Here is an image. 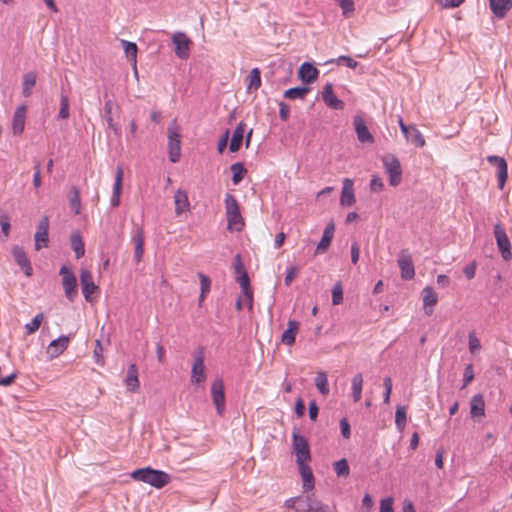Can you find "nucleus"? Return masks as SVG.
Masks as SVG:
<instances>
[{
    "instance_id": "57",
    "label": "nucleus",
    "mask_w": 512,
    "mask_h": 512,
    "mask_svg": "<svg viewBox=\"0 0 512 512\" xmlns=\"http://www.w3.org/2000/svg\"><path fill=\"white\" fill-rule=\"evenodd\" d=\"M481 348L480 340L476 337L474 332L469 334V351L474 354Z\"/></svg>"
},
{
    "instance_id": "48",
    "label": "nucleus",
    "mask_w": 512,
    "mask_h": 512,
    "mask_svg": "<svg viewBox=\"0 0 512 512\" xmlns=\"http://www.w3.org/2000/svg\"><path fill=\"white\" fill-rule=\"evenodd\" d=\"M70 207L76 215L80 213V210H81L80 193L76 187L72 188V196L70 197Z\"/></svg>"
},
{
    "instance_id": "2",
    "label": "nucleus",
    "mask_w": 512,
    "mask_h": 512,
    "mask_svg": "<svg viewBox=\"0 0 512 512\" xmlns=\"http://www.w3.org/2000/svg\"><path fill=\"white\" fill-rule=\"evenodd\" d=\"M225 209L228 230L241 231L245 225L244 219L241 215L237 199L230 193H227L225 196Z\"/></svg>"
},
{
    "instance_id": "62",
    "label": "nucleus",
    "mask_w": 512,
    "mask_h": 512,
    "mask_svg": "<svg viewBox=\"0 0 512 512\" xmlns=\"http://www.w3.org/2000/svg\"><path fill=\"white\" fill-rule=\"evenodd\" d=\"M279 116L283 121H287L290 116L289 106L284 102L279 103Z\"/></svg>"
},
{
    "instance_id": "52",
    "label": "nucleus",
    "mask_w": 512,
    "mask_h": 512,
    "mask_svg": "<svg viewBox=\"0 0 512 512\" xmlns=\"http://www.w3.org/2000/svg\"><path fill=\"white\" fill-rule=\"evenodd\" d=\"M341 63L343 62L347 67L349 68H356L357 65H358V62L355 61L353 58H351L350 56H340L338 57L337 59H331L329 61H327L326 63Z\"/></svg>"
},
{
    "instance_id": "8",
    "label": "nucleus",
    "mask_w": 512,
    "mask_h": 512,
    "mask_svg": "<svg viewBox=\"0 0 512 512\" xmlns=\"http://www.w3.org/2000/svg\"><path fill=\"white\" fill-rule=\"evenodd\" d=\"M397 263L401 270L402 279L411 280L414 278L415 268L413 265L412 256L407 249L400 251Z\"/></svg>"
},
{
    "instance_id": "37",
    "label": "nucleus",
    "mask_w": 512,
    "mask_h": 512,
    "mask_svg": "<svg viewBox=\"0 0 512 512\" xmlns=\"http://www.w3.org/2000/svg\"><path fill=\"white\" fill-rule=\"evenodd\" d=\"M362 387H363V376L361 373L356 374L352 378V397L354 402H358L362 396Z\"/></svg>"
},
{
    "instance_id": "32",
    "label": "nucleus",
    "mask_w": 512,
    "mask_h": 512,
    "mask_svg": "<svg viewBox=\"0 0 512 512\" xmlns=\"http://www.w3.org/2000/svg\"><path fill=\"white\" fill-rule=\"evenodd\" d=\"M174 203H175V213L177 215H180L183 212L187 211L190 206L187 192L182 189H178L174 195Z\"/></svg>"
},
{
    "instance_id": "50",
    "label": "nucleus",
    "mask_w": 512,
    "mask_h": 512,
    "mask_svg": "<svg viewBox=\"0 0 512 512\" xmlns=\"http://www.w3.org/2000/svg\"><path fill=\"white\" fill-rule=\"evenodd\" d=\"M407 141L411 142L417 147H424L426 144L424 136L416 127L412 129L410 139Z\"/></svg>"
},
{
    "instance_id": "18",
    "label": "nucleus",
    "mask_w": 512,
    "mask_h": 512,
    "mask_svg": "<svg viewBox=\"0 0 512 512\" xmlns=\"http://www.w3.org/2000/svg\"><path fill=\"white\" fill-rule=\"evenodd\" d=\"M319 70L309 62H304L298 69V77L304 84H311L318 79Z\"/></svg>"
},
{
    "instance_id": "22",
    "label": "nucleus",
    "mask_w": 512,
    "mask_h": 512,
    "mask_svg": "<svg viewBox=\"0 0 512 512\" xmlns=\"http://www.w3.org/2000/svg\"><path fill=\"white\" fill-rule=\"evenodd\" d=\"M334 231H335L334 223L333 222L328 223L324 229L322 238L317 245L316 254H323L328 250L329 246L331 245L332 239L334 237Z\"/></svg>"
},
{
    "instance_id": "4",
    "label": "nucleus",
    "mask_w": 512,
    "mask_h": 512,
    "mask_svg": "<svg viewBox=\"0 0 512 512\" xmlns=\"http://www.w3.org/2000/svg\"><path fill=\"white\" fill-rule=\"evenodd\" d=\"M293 453L296 456V463L309 462L311 460L310 447L308 440L297 431L292 434Z\"/></svg>"
},
{
    "instance_id": "19",
    "label": "nucleus",
    "mask_w": 512,
    "mask_h": 512,
    "mask_svg": "<svg viewBox=\"0 0 512 512\" xmlns=\"http://www.w3.org/2000/svg\"><path fill=\"white\" fill-rule=\"evenodd\" d=\"M26 105H21L16 108L12 119V132L14 135L23 133L26 122Z\"/></svg>"
},
{
    "instance_id": "36",
    "label": "nucleus",
    "mask_w": 512,
    "mask_h": 512,
    "mask_svg": "<svg viewBox=\"0 0 512 512\" xmlns=\"http://www.w3.org/2000/svg\"><path fill=\"white\" fill-rule=\"evenodd\" d=\"M317 500L313 498V495H307L305 497L298 496L296 497V512H312L314 504H316Z\"/></svg>"
},
{
    "instance_id": "30",
    "label": "nucleus",
    "mask_w": 512,
    "mask_h": 512,
    "mask_svg": "<svg viewBox=\"0 0 512 512\" xmlns=\"http://www.w3.org/2000/svg\"><path fill=\"white\" fill-rule=\"evenodd\" d=\"M308 462H303L301 464H297L300 474L303 480V490L310 491L314 488V477L311 468L307 464Z\"/></svg>"
},
{
    "instance_id": "11",
    "label": "nucleus",
    "mask_w": 512,
    "mask_h": 512,
    "mask_svg": "<svg viewBox=\"0 0 512 512\" xmlns=\"http://www.w3.org/2000/svg\"><path fill=\"white\" fill-rule=\"evenodd\" d=\"M211 395L213 403L216 406L217 413L222 415L225 409L224 383L222 379H216L211 386Z\"/></svg>"
},
{
    "instance_id": "9",
    "label": "nucleus",
    "mask_w": 512,
    "mask_h": 512,
    "mask_svg": "<svg viewBox=\"0 0 512 512\" xmlns=\"http://www.w3.org/2000/svg\"><path fill=\"white\" fill-rule=\"evenodd\" d=\"M206 380L205 366H204V351L200 348L194 357V362L191 369V382L193 384H200Z\"/></svg>"
},
{
    "instance_id": "43",
    "label": "nucleus",
    "mask_w": 512,
    "mask_h": 512,
    "mask_svg": "<svg viewBox=\"0 0 512 512\" xmlns=\"http://www.w3.org/2000/svg\"><path fill=\"white\" fill-rule=\"evenodd\" d=\"M248 85L247 89L248 91L251 90H257L261 86V76H260V70L258 68H253L250 71V74L248 76Z\"/></svg>"
},
{
    "instance_id": "7",
    "label": "nucleus",
    "mask_w": 512,
    "mask_h": 512,
    "mask_svg": "<svg viewBox=\"0 0 512 512\" xmlns=\"http://www.w3.org/2000/svg\"><path fill=\"white\" fill-rule=\"evenodd\" d=\"M59 274L62 276V285L65 292V296L70 301H74V299L78 295V291L77 280L73 271L67 266H62L60 268Z\"/></svg>"
},
{
    "instance_id": "20",
    "label": "nucleus",
    "mask_w": 512,
    "mask_h": 512,
    "mask_svg": "<svg viewBox=\"0 0 512 512\" xmlns=\"http://www.w3.org/2000/svg\"><path fill=\"white\" fill-rule=\"evenodd\" d=\"M12 254L16 263L21 267L25 275L31 276L33 269L24 249L20 246H15L12 249Z\"/></svg>"
},
{
    "instance_id": "34",
    "label": "nucleus",
    "mask_w": 512,
    "mask_h": 512,
    "mask_svg": "<svg viewBox=\"0 0 512 512\" xmlns=\"http://www.w3.org/2000/svg\"><path fill=\"white\" fill-rule=\"evenodd\" d=\"M245 133V124L243 122H240L237 127L235 128L232 139L229 145V150L233 153L237 152L242 144L243 136Z\"/></svg>"
},
{
    "instance_id": "21",
    "label": "nucleus",
    "mask_w": 512,
    "mask_h": 512,
    "mask_svg": "<svg viewBox=\"0 0 512 512\" xmlns=\"http://www.w3.org/2000/svg\"><path fill=\"white\" fill-rule=\"evenodd\" d=\"M69 341L68 336H60L58 339L51 341L47 348V354L52 359L58 357L67 349Z\"/></svg>"
},
{
    "instance_id": "64",
    "label": "nucleus",
    "mask_w": 512,
    "mask_h": 512,
    "mask_svg": "<svg viewBox=\"0 0 512 512\" xmlns=\"http://www.w3.org/2000/svg\"><path fill=\"white\" fill-rule=\"evenodd\" d=\"M312 512H332V511L330 510V508L327 505H325L321 501L317 500L316 504H314Z\"/></svg>"
},
{
    "instance_id": "1",
    "label": "nucleus",
    "mask_w": 512,
    "mask_h": 512,
    "mask_svg": "<svg viewBox=\"0 0 512 512\" xmlns=\"http://www.w3.org/2000/svg\"><path fill=\"white\" fill-rule=\"evenodd\" d=\"M135 481L147 483L157 489L163 488L170 483L171 477L168 473L155 470L150 467L140 468L131 473Z\"/></svg>"
},
{
    "instance_id": "53",
    "label": "nucleus",
    "mask_w": 512,
    "mask_h": 512,
    "mask_svg": "<svg viewBox=\"0 0 512 512\" xmlns=\"http://www.w3.org/2000/svg\"><path fill=\"white\" fill-rule=\"evenodd\" d=\"M384 385V393H383V401L385 404L390 402V396L392 392V379L390 377H386L383 382Z\"/></svg>"
},
{
    "instance_id": "28",
    "label": "nucleus",
    "mask_w": 512,
    "mask_h": 512,
    "mask_svg": "<svg viewBox=\"0 0 512 512\" xmlns=\"http://www.w3.org/2000/svg\"><path fill=\"white\" fill-rule=\"evenodd\" d=\"M132 241L134 243V259L136 263H139L142 260L144 254V232L142 229H137L132 237Z\"/></svg>"
},
{
    "instance_id": "23",
    "label": "nucleus",
    "mask_w": 512,
    "mask_h": 512,
    "mask_svg": "<svg viewBox=\"0 0 512 512\" xmlns=\"http://www.w3.org/2000/svg\"><path fill=\"white\" fill-rule=\"evenodd\" d=\"M123 169L118 166L115 174V182L113 185V193L110 199V204L112 207H118L120 204V195L122 191V182H123Z\"/></svg>"
},
{
    "instance_id": "10",
    "label": "nucleus",
    "mask_w": 512,
    "mask_h": 512,
    "mask_svg": "<svg viewBox=\"0 0 512 512\" xmlns=\"http://www.w3.org/2000/svg\"><path fill=\"white\" fill-rule=\"evenodd\" d=\"M487 161L496 168L498 177V187L503 189L508 177L507 162L503 157L491 155L487 157Z\"/></svg>"
},
{
    "instance_id": "58",
    "label": "nucleus",
    "mask_w": 512,
    "mask_h": 512,
    "mask_svg": "<svg viewBox=\"0 0 512 512\" xmlns=\"http://www.w3.org/2000/svg\"><path fill=\"white\" fill-rule=\"evenodd\" d=\"M297 273H298V269L296 266H290L286 272V276L284 278V283L286 286H290V284L292 283V281L295 279V277L297 276Z\"/></svg>"
},
{
    "instance_id": "33",
    "label": "nucleus",
    "mask_w": 512,
    "mask_h": 512,
    "mask_svg": "<svg viewBox=\"0 0 512 512\" xmlns=\"http://www.w3.org/2000/svg\"><path fill=\"white\" fill-rule=\"evenodd\" d=\"M121 45L124 49L126 57L132 64L135 75H137V45L134 42L127 40H121Z\"/></svg>"
},
{
    "instance_id": "46",
    "label": "nucleus",
    "mask_w": 512,
    "mask_h": 512,
    "mask_svg": "<svg viewBox=\"0 0 512 512\" xmlns=\"http://www.w3.org/2000/svg\"><path fill=\"white\" fill-rule=\"evenodd\" d=\"M44 319L43 313H38L30 323L25 325V330L28 335L35 333Z\"/></svg>"
},
{
    "instance_id": "39",
    "label": "nucleus",
    "mask_w": 512,
    "mask_h": 512,
    "mask_svg": "<svg viewBox=\"0 0 512 512\" xmlns=\"http://www.w3.org/2000/svg\"><path fill=\"white\" fill-rule=\"evenodd\" d=\"M315 386L322 395H328L330 392L328 386L327 374L323 371L317 373L315 377Z\"/></svg>"
},
{
    "instance_id": "60",
    "label": "nucleus",
    "mask_w": 512,
    "mask_h": 512,
    "mask_svg": "<svg viewBox=\"0 0 512 512\" xmlns=\"http://www.w3.org/2000/svg\"><path fill=\"white\" fill-rule=\"evenodd\" d=\"M341 434L345 439H349L351 436L350 424L346 418L340 420Z\"/></svg>"
},
{
    "instance_id": "49",
    "label": "nucleus",
    "mask_w": 512,
    "mask_h": 512,
    "mask_svg": "<svg viewBox=\"0 0 512 512\" xmlns=\"http://www.w3.org/2000/svg\"><path fill=\"white\" fill-rule=\"evenodd\" d=\"M334 470L338 476L347 477L350 473V468L346 459H341L334 463Z\"/></svg>"
},
{
    "instance_id": "25",
    "label": "nucleus",
    "mask_w": 512,
    "mask_h": 512,
    "mask_svg": "<svg viewBox=\"0 0 512 512\" xmlns=\"http://www.w3.org/2000/svg\"><path fill=\"white\" fill-rule=\"evenodd\" d=\"M300 324L296 320H289L287 323V329L283 332L281 336V341L283 344L291 346L295 343L296 335L299 331Z\"/></svg>"
},
{
    "instance_id": "3",
    "label": "nucleus",
    "mask_w": 512,
    "mask_h": 512,
    "mask_svg": "<svg viewBox=\"0 0 512 512\" xmlns=\"http://www.w3.org/2000/svg\"><path fill=\"white\" fill-rule=\"evenodd\" d=\"M168 153L169 160L176 163L180 160L181 155V134L180 127L176 120H173L168 127Z\"/></svg>"
},
{
    "instance_id": "17",
    "label": "nucleus",
    "mask_w": 512,
    "mask_h": 512,
    "mask_svg": "<svg viewBox=\"0 0 512 512\" xmlns=\"http://www.w3.org/2000/svg\"><path fill=\"white\" fill-rule=\"evenodd\" d=\"M354 182L350 178H345L343 180V187L340 197V204L343 207H350L355 204V194L353 188Z\"/></svg>"
},
{
    "instance_id": "6",
    "label": "nucleus",
    "mask_w": 512,
    "mask_h": 512,
    "mask_svg": "<svg viewBox=\"0 0 512 512\" xmlns=\"http://www.w3.org/2000/svg\"><path fill=\"white\" fill-rule=\"evenodd\" d=\"M494 237L502 258L506 261L511 260V243L504 227L500 223L494 225Z\"/></svg>"
},
{
    "instance_id": "13",
    "label": "nucleus",
    "mask_w": 512,
    "mask_h": 512,
    "mask_svg": "<svg viewBox=\"0 0 512 512\" xmlns=\"http://www.w3.org/2000/svg\"><path fill=\"white\" fill-rule=\"evenodd\" d=\"M172 41L175 45V54L181 59L188 58L190 39L184 33L177 32L173 35Z\"/></svg>"
},
{
    "instance_id": "59",
    "label": "nucleus",
    "mask_w": 512,
    "mask_h": 512,
    "mask_svg": "<svg viewBox=\"0 0 512 512\" xmlns=\"http://www.w3.org/2000/svg\"><path fill=\"white\" fill-rule=\"evenodd\" d=\"M380 512H394L393 499L391 497L382 499L380 502Z\"/></svg>"
},
{
    "instance_id": "54",
    "label": "nucleus",
    "mask_w": 512,
    "mask_h": 512,
    "mask_svg": "<svg viewBox=\"0 0 512 512\" xmlns=\"http://www.w3.org/2000/svg\"><path fill=\"white\" fill-rule=\"evenodd\" d=\"M338 5L342 8L343 15L347 16L349 13L354 11L353 0H335Z\"/></svg>"
},
{
    "instance_id": "27",
    "label": "nucleus",
    "mask_w": 512,
    "mask_h": 512,
    "mask_svg": "<svg viewBox=\"0 0 512 512\" xmlns=\"http://www.w3.org/2000/svg\"><path fill=\"white\" fill-rule=\"evenodd\" d=\"M236 281L240 285L244 298L247 301L249 307L251 308L253 302V291L250 288V280L248 273L246 272L236 275Z\"/></svg>"
},
{
    "instance_id": "15",
    "label": "nucleus",
    "mask_w": 512,
    "mask_h": 512,
    "mask_svg": "<svg viewBox=\"0 0 512 512\" xmlns=\"http://www.w3.org/2000/svg\"><path fill=\"white\" fill-rule=\"evenodd\" d=\"M48 229H49V220L47 217H43L37 227V231L35 233V249L40 250L43 247H46L48 244Z\"/></svg>"
},
{
    "instance_id": "5",
    "label": "nucleus",
    "mask_w": 512,
    "mask_h": 512,
    "mask_svg": "<svg viewBox=\"0 0 512 512\" xmlns=\"http://www.w3.org/2000/svg\"><path fill=\"white\" fill-rule=\"evenodd\" d=\"M382 162L389 176V184L393 187L399 185L402 180V169L399 160L394 155H385L382 157Z\"/></svg>"
},
{
    "instance_id": "24",
    "label": "nucleus",
    "mask_w": 512,
    "mask_h": 512,
    "mask_svg": "<svg viewBox=\"0 0 512 512\" xmlns=\"http://www.w3.org/2000/svg\"><path fill=\"white\" fill-rule=\"evenodd\" d=\"M422 296L425 314L431 315L433 312V307L438 302V295L433 290V288L427 286L423 289Z\"/></svg>"
},
{
    "instance_id": "31",
    "label": "nucleus",
    "mask_w": 512,
    "mask_h": 512,
    "mask_svg": "<svg viewBox=\"0 0 512 512\" xmlns=\"http://www.w3.org/2000/svg\"><path fill=\"white\" fill-rule=\"evenodd\" d=\"M470 414L472 418L483 417L485 415V402L481 394H476L471 398Z\"/></svg>"
},
{
    "instance_id": "47",
    "label": "nucleus",
    "mask_w": 512,
    "mask_h": 512,
    "mask_svg": "<svg viewBox=\"0 0 512 512\" xmlns=\"http://www.w3.org/2000/svg\"><path fill=\"white\" fill-rule=\"evenodd\" d=\"M69 97L65 94H61L60 96V109L58 113V117L60 119H68L69 118Z\"/></svg>"
},
{
    "instance_id": "40",
    "label": "nucleus",
    "mask_w": 512,
    "mask_h": 512,
    "mask_svg": "<svg viewBox=\"0 0 512 512\" xmlns=\"http://www.w3.org/2000/svg\"><path fill=\"white\" fill-rule=\"evenodd\" d=\"M71 247L75 252L76 258H81L85 254L84 242L80 234L75 233L71 235Z\"/></svg>"
},
{
    "instance_id": "14",
    "label": "nucleus",
    "mask_w": 512,
    "mask_h": 512,
    "mask_svg": "<svg viewBox=\"0 0 512 512\" xmlns=\"http://www.w3.org/2000/svg\"><path fill=\"white\" fill-rule=\"evenodd\" d=\"M353 125L355 128L357 139L361 143H373L374 142V138H373L372 134L370 133L364 119L361 116H359V115L354 116Z\"/></svg>"
},
{
    "instance_id": "38",
    "label": "nucleus",
    "mask_w": 512,
    "mask_h": 512,
    "mask_svg": "<svg viewBox=\"0 0 512 512\" xmlns=\"http://www.w3.org/2000/svg\"><path fill=\"white\" fill-rule=\"evenodd\" d=\"M309 92L310 88L306 86L293 87L284 92V97L290 100L304 99Z\"/></svg>"
},
{
    "instance_id": "16",
    "label": "nucleus",
    "mask_w": 512,
    "mask_h": 512,
    "mask_svg": "<svg viewBox=\"0 0 512 512\" xmlns=\"http://www.w3.org/2000/svg\"><path fill=\"white\" fill-rule=\"evenodd\" d=\"M80 282L84 298L87 301H91V294L98 290V287L94 283L91 272L86 269H83L80 274Z\"/></svg>"
},
{
    "instance_id": "61",
    "label": "nucleus",
    "mask_w": 512,
    "mask_h": 512,
    "mask_svg": "<svg viewBox=\"0 0 512 512\" xmlns=\"http://www.w3.org/2000/svg\"><path fill=\"white\" fill-rule=\"evenodd\" d=\"M234 269H235L236 275L247 272L245 267H244V264L242 262V258H241V256L239 254H237L234 257Z\"/></svg>"
},
{
    "instance_id": "55",
    "label": "nucleus",
    "mask_w": 512,
    "mask_h": 512,
    "mask_svg": "<svg viewBox=\"0 0 512 512\" xmlns=\"http://www.w3.org/2000/svg\"><path fill=\"white\" fill-rule=\"evenodd\" d=\"M0 226H1V230H2V233L4 234L5 237H8L9 236V233H10V218L8 216V214L4 213L0 216Z\"/></svg>"
},
{
    "instance_id": "29",
    "label": "nucleus",
    "mask_w": 512,
    "mask_h": 512,
    "mask_svg": "<svg viewBox=\"0 0 512 512\" xmlns=\"http://www.w3.org/2000/svg\"><path fill=\"white\" fill-rule=\"evenodd\" d=\"M490 9L498 18H503L512 8V0H489Z\"/></svg>"
},
{
    "instance_id": "12",
    "label": "nucleus",
    "mask_w": 512,
    "mask_h": 512,
    "mask_svg": "<svg viewBox=\"0 0 512 512\" xmlns=\"http://www.w3.org/2000/svg\"><path fill=\"white\" fill-rule=\"evenodd\" d=\"M322 99L324 103L331 109L342 110L344 109V102L340 100L333 91V84L326 83L322 90Z\"/></svg>"
},
{
    "instance_id": "26",
    "label": "nucleus",
    "mask_w": 512,
    "mask_h": 512,
    "mask_svg": "<svg viewBox=\"0 0 512 512\" xmlns=\"http://www.w3.org/2000/svg\"><path fill=\"white\" fill-rule=\"evenodd\" d=\"M124 384L130 392H136L139 389L140 382L138 379L137 366L135 364L129 365L126 377L124 379Z\"/></svg>"
},
{
    "instance_id": "63",
    "label": "nucleus",
    "mask_w": 512,
    "mask_h": 512,
    "mask_svg": "<svg viewBox=\"0 0 512 512\" xmlns=\"http://www.w3.org/2000/svg\"><path fill=\"white\" fill-rule=\"evenodd\" d=\"M383 188V182L379 177L374 176L370 181V189L373 192H380Z\"/></svg>"
},
{
    "instance_id": "51",
    "label": "nucleus",
    "mask_w": 512,
    "mask_h": 512,
    "mask_svg": "<svg viewBox=\"0 0 512 512\" xmlns=\"http://www.w3.org/2000/svg\"><path fill=\"white\" fill-rule=\"evenodd\" d=\"M343 301V289L341 283H336L332 289V303L339 305Z\"/></svg>"
},
{
    "instance_id": "45",
    "label": "nucleus",
    "mask_w": 512,
    "mask_h": 512,
    "mask_svg": "<svg viewBox=\"0 0 512 512\" xmlns=\"http://www.w3.org/2000/svg\"><path fill=\"white\" fill-rule=\"evenodd\" d=\"M232 173H233V176H232V181L234 184H238L244 177V174L246 173V170L243 166L242 163H234L231 165L230 167Z\"/></svg>"
},
{
    "instance_id": "56",
    "label": "nucleus",
    "mask_w": 512,
    "mask_h": 512,
    "mask_svg": "<svg viewBox=\"0 0 512 512\" xmlns=\"http://www.w3.org/2000/svg\"><path fill=\"white\" fill-rule=\"evenodd\" d=\"M474 379V371L472 364H468L465 367L464 375H463V385L462 388H465L470 382Z\"/></svg>"
},
{
    "instance_id": "41",
    "label": "nucleus",
    "mask_w": 512,
    "mask_h": 512,
    "mask_svg": "<svg viewBox=\"0 0 512 512\" xmlns=\"http://www.w3.org/2000/svg\"><path fill=\"white\" fill-rule=\"evenodd\" d=\"M198 277L200 279V286H201V293H200V297H199V305H201L202 301H204L207 294L210 292L211 280L208 276H206L202 272L198 273Z\"/></svg>"
},
{
    "instance_id": "42",
    "label": "nucleus",
    "mask_w": 512,
    "mask_h": 512,
    "mask_svg": "<svg viewBox=\"0 0 512 512\" xmlns=\"http://www.w3.org/2000/svg\"><path fill=\"white\" fill-rule=\"evenodd\" d=\"M113 101L107 100L105 103V114L108 127L114 132L115 135H119L120 130L112 118Z\"/></svg>"
},
{
    "instance_id": "44",
    "label": "nucleus",
    "mask_w": 512,
    "mask_h": 512,
    "mask_svg": "<svg viewBox=\"0 0 512 512\" xmlns=\"http://www.w3.org/2000/svg\"><path fill=\"white\" fill-rule=\"evenodd\" d=\"M407 416L406 408L404 406H397L395 412V424L397 429L402 432L406 426Z\"/></svg>"
},
{
    "instance_id": "35",
    "label": "nucleus",
    "mask_w": 512,
    "mask_h": 512,
    "mask_svg": "<svg viewBox=\"0 0 512 512\" xmlns=\"http://www.w3.org/2000/svg\"><path fill=\"white\" fill-rule=\"evenodd\" d=\"M37 74L34 71L27 72L23 75L22 82V95L24 97H30L32 95L33 88L36 85Z\"/></svg>"
}]
</instances>
